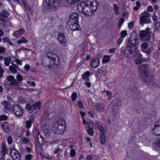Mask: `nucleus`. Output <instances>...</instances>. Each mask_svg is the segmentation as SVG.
Wrapping results in <instances>:
<instances>
[{
    "mask_svg": "<svg viewBox=\"0 0 160 160\" xmlns=\"http://www.w3.org/2000/svg\"><path fill=\"white\" fill-rule=\"evenodd\" d=\"M1 104L3 106L4 111L5 112L10 111V102H9L4 101L2 102Z\"/></svg>",
    "mask_w": 160,
    "mask_h": 160,
    "instance_id": "20",
    "label": "nucleus"
},
{
    "mask_svg": "<svg viewBox=\"0 0 160 160\" xmlns=\"http://www.w3.org/2000/svg\"><path fill=\"white\" fill-rule=\"evenodd\" d=\"M18 101L20 103H23L27 101V100L22 97H19L18 98Z\"/></svg>",
    "mask_w": 160,
    "mask_h": 160,
    "instance_id": "41",
    "label": "nucleus"
},
{
    "mask_svg": "<svg viewBox=\"0 0 160 160\" xmlns=\"http://www.w3.org/2000/svg\"><path fill=\"white\" fill-rule=\"evenodd\" d=\"M20 142L23 144L28 143L29 140V139L24 137H22L20 139Z\"/></svg>",
    "mask_w": 160,
    "mask_h": 160,
    "instance_id": "33",
    "label": "nucleus"
},
{
    "mask_svg": "<svg viewBox=\"0 0 160 160\" xmlns=\"http://www.w3.org/2000/svg\"><path fill=\"white\" fill-rule=\"evenodd\" d=\"M68 27L72 31L78 30L80 29V27L78 24V22H74L72 23L68 22Z\"/></svg>",
    "mask_w": 160,
    "mask_h": 160,
    "instance_id": "12",
    "label": "nucleus"
},
{
    "mask_svg": "<svg viewBox=\"0 0 160 160\" xmlns=\"http://www.w3.org/2000/svg\"><path fill=\"white\" fill-rule=\"evenodd\" d=\"M41 102L39 101H38L36 102L34 105H33L34 108L35 109L37 108L38 109H39L41 107Z\"/></svg>",
    "mask_w": 160,
    "mask_h": 160,
    "instance_id": "38",
    "label": "nucleus"
},
{
    "mask_svg": "<svg viewBox=\"0 0 160 160\" xmlns=\"http://www.w3.org/2000/svg\"><path fill=\"white\" fill-rule=\"evenodd\" d=\"M16 72V69L15 68L11 66V72L12 73H15Z\"/></svg>",
    "mask_w": 160,
    "mask_h": 160,
    "instance_id": "59",
    "label": "nucleus"
},
{
    "mask_svg": "<svg viewBox=\"0 0 160 160\" xmlns=\"http://www.w3.org/2000/svg\"><path fill=\"white\" fill-rule=\"evenodd\" d=\"M155 24H156V26H155L154 28V30L155 31L160 32V24L159 22H157Z\"/></svg>",
    "mask_w": 160,
    "mask_h": 160,
    "instance_id": "42",
    "label": "nucleus"
},
{
    "mask_svg": "<svg viewBox=\"0 0 160 160\" xmlns=\"http://www.w3.org/2000/svg\"><path fill=\"white\" fill-rule=\"evenodd\" d=\"M37 138L38 140L39 141V138H41L42 142L45 144H46L47 145H48L49 144H51V143L49 142L48 141H44L41 135L38 132L37 135Z\"/></svg>",
    "mask_w": 160,
    "mask_h": 160,
    "instance_id": "22",
    "label": "nucleus"
},
{
    "mask_svg": "<svg viewBox=\"0 0 160 160\" xmlns=\"http://www.w3.org/2000/svg\"><path fill=\"white\" fill-rule=\"evenodd\" d=\"M140 15V21L141 24L149 23L151 22L149 18L150 14L148 12L144 11Z\"/></svg>",
    "mask_w": 160,
    "mask_h": 160,
    "instance_id": "5",
    "label": "nucleus"
},
{
    "mask_svg": "<svg viewBox=\"0 0 160 160\" xmlns=\"http://www.w3.org/2000/svg\"><path fill=\"white\" fill-rule=\"evenodd\" d=\"M140 47L142 51L148 54H149L152 50V47L148 48V45L146 42L142 43L140 45Z\"/></svg>",
    "mask_w": 160,
    "mask_h": 160,
    "instance_id": "10",
    "label": "nucleus"
},
{
    "mask_svg": "<svg viewBox=\"0 0 160 160\" xmlns=\"http://www.w3.org/2000/svg\"><path fill=\"white\" fill-rule=\"evenodd\" d=\"M150 36L149 29L147 28L145 30H142L140 33V37L142 40H146Z\"/></svg>",
    "mask_w": 160,
    "mask_h": 160,
    "instance_id": "11",
    "label": "nucleus"
},
{
    "mask_svg": "<svg viewBox=\"0 0 160 160\" xmlns=\"http://www.w3.org/2000/svg\"><path fill=\"white\" fill-rule=\"evenodd\" d=\"M30 68V66L28 64H26L24 67V69L27 71H28Z\"/></svg>",
    "mask_w": 160,
    "mask_h": 160,
    "instance_id": "53",
    "label": "nucleus"
},
{
    "mask_svg": "<svg viewBox=\"0 0 160 160\" xmlns=\"http://www.w3.org/2000/svg\"><path fill=\"white\" fill-rule=\"evenodd\" d=\"M4 63L7 66H9L10 64V58H4Z\"/></svg>",
    "mask_w": 160,
    "mask_h": 160,
    "instance_id": "40",
    "label": "nucleus"
},
{
    "mask_svg": "<svg viewBox=\"0 0 160 160\" xmlns=\"http://www.w3.org/2000/svg\"><path fill=\"white\" fill-rule=\"evenodd\" d=\"M72 99L73 101L76 100L77 98V94L75 92H73L72 94Z\"/></svg>",
    "mask_w": 160,
    "mask_h": 160,
    "instance_id": "46",
    "label": "nucleus"
},
{
    "mask_svg": "<svg viewBox=\"0 0 160 160\" xmlns=\"http://www.w3.org/2000/svg\"><path fill=\"white\" fill-rule=\"evenodd\" d=\"M66 128V122L62 118H60L55 123L52 129L54 133L56 134H62Z\"/></svg>",
    "mask_w": 160,
    "mask_h": 160,
    "instance_id": "2",
    "label": "nucleus"
},
{
    "mask_svg": "<svg viewBox=\"0 0 160 160\" xmlns=\"http://www.w3.org/2000/svg\"><path fill=\"white\" fill-rule=\"evenodd\" d=\"M13 113L17 116L22 115L23 113L22 108L20 106H15L13 108Z\"/></svg>",
    "mask_w": 160,
    "mask_h": 160,
    "instance_id": "9",
    "label": "nucleus"
},
{
    "mask_svg": "<svg viewBox=\"0 0 160 160\" xmlns=\"http://www.w3.org/2000/svg\"><path fill=\"white\" fill-rule=\"evenodd\" d=\"M16 78L17 80L19 81H22L23 80V78L20 75H17L16 76Z\"/></svg>",
    "mask_w": 160,
    "mask_h": 160,
    "instance_id": "52",
    "label": "nucleus"
},
{
    "mask_svg": "<svg viewBox=\"0 0 160 160\" xmlns=\"http://www.w3.org/2000/svg\"><path fill=\"white\" fill-rule=\"evenodd\" d=\"M99 139L101 143L102 144H105L106 143V138L105 134L99 135Z\"/></svg>",
    "mask_w": 160,
    "mask_h": 160,
    "instance_id": "24",
    "label": "nucleus"
},
{
    "mask_svg": "<svg viewBox=\"0 0 160 160\" xmlns=\"http://www.w3.org/2000/svg\"><path fill=\"white\" fill-rule=\"evenodd\" d=\"M14 59L15 60V61L18 64L20 65H22V61L21 60L16 58H14Z\"/></svg>",
    "mask_w": 160,
    "mask_h": 160,
    "instance_id": "57",
    "label": "nucleus"
},
{
    "mask_svg": "<svg viewBox=\"0 0 160 160\" xmlns=\"http://www.w3.org/2000/svg\"><path fill=\"white\" fill-rule=\"evenodd\" d=\"M76 154L75 151L74 149H71L70 152V155L72 157L74 156Z\"/></svg>",
    "mask_w": 160,
    "mask_h": 160,
    "instance_id": "49",
    "label": "nucleus"
},
{
    "mask_svg": "<svg viewBox=\"0 0 160 160\" xmlns=\"http://www.w3.org/2000/svg\"><path fill=\"white\" fill-rule=\"evenodd\" d=\"M86 126L87 128L92 129L94 128L95 127L94 123L92 122H90L89 123H87Z\"/></svg>",
    "mask_w": 160,
    "mask_h": 160,
    "instance_id": "36",
    "label": "nucleus"
},
{
    "mask_svg": "<svg viewBox=\"0 0 160 160\" xmlns=\"http://www.w3.org/2000/svg\"><path fill=\"white\" fill-rule=\"evenodd\" d=\"M148 66L145 64H142L138 68V72L139 74L141 75L142 79L143 78L144 81L149 82L152 79V77L150 75H148L147 73V68Z\"/></svg>",
    "mask_w": 160,
    "mask_h": 160,
    "instance_id": "3",
    "label": "nucleus"
},
{
    "mask_svg": "<svg viewBox=\"0 0 160 160\" xmlns=\"http://www.w3.org/2000/svg\"><path fill=\"white\" fill-rule=\"evenodd\" d=\"M98 6V2L95 0H86L77 5V9L86 16H91L97 9Z\"/></svg>",
    "mask_w": 160,
    "mask_h": 160,
    "instance_id": "1",
    "label": "nucleus"
},
{
    "mask_svg": "<svg viewBox=\"0 0 160 160\" xmlns=\"http://www.w3.org/2000/svg\"><path fill=\"white\" fill-rule=\"evenodd\" d=\"M43 132L45 136H49L50 134V131L48 130L47 127H44Z\"/></svg>",
    "mask_w": 160,
    "mask_h": 160,
    "instance_id": "34",
    "label": "nucleus"
},
{
    "mask_svg": "<svg viewBox=\"0 0 160 160\" xmlns=\"http://www.w3.org/2000/svg\"><path fill=\"white\" fill-rule=\"evenodd\" d=\"M136 6H134L133 9L135 11H137L138 10L140 6V3L139 2H137L136 3Z\"/></svg>",
    "mask_w": 160,
    "mask_h": 160,
    "instance_id": "43",
    "label": "nucleus"
},
{
    "mask_svg": "<svg viewBox=\"0 0 160 160\" xmlns=\"http://www.w3.org/2000/svg\"><path fill=\"white\" fill-rule=\"evenodd\" d=\"M9 16V13L8 11L4 10L0 12V21L6 22L7 21V18Z\"/></svg>",
    "mask_w": 160,
    "mask_h": 160,
    "instance_id": "14",
    "label": "nucleus"
},
{
    "mask_svg": "<svg viewBox=\"0 0 160 160\" xmlns=\"http://www.w3.org/2000/svg\"><path fill=\"white\" fill-rule=\"evenodd\" d=\"M113 9L116 15H118L119 14L118 9L119 7L116 4H114L113 6Z\"/></svg>",
    "mask_w": 160,
    "mask_h": 160,
    "instance_id": "37",
    "label": "nucleus"
},
{
    "mask_svg": "<svg viewBox=\"0 0 160 160\" xmlns=\"http://www.w3.org/2000/svg\"><path fill=\"white\" fill-rule=\"evenodd\" d=\"M54 55H56L55 54L52 53V52H49L46 53V55L49 58L52 59L54 58L55 57Z\"/></svg>",
    "mask_w": 160,
    "mask_h": 160,
    "instance_id": "32",
    "label": "nucleus"
},
{
    "mask_svg": "<svg viewBox=\"0 0 160 160\" xmlns=\"http://www.w3.org/2000/svg\"><path fill=\"white\" fill-rule=\"evenodd\" d=\"M25 32V30L23 29H20L18 30L15 32L13 33V35L16 38H19L21 37Z\"/></svg>",
    "mask_w": 160,
    "mask_h": 160,
    "instance_id": "21",
    "label": "nucleus"
},
{
    "mask_svg": "<svg viewBox=\"0 0 160 160\" xmlns=\"http://www.w3.org/2000/svg\"><path fill=\"white\" fill-rule=\"evenodd\" d=\"M155 143L158 146H160V137L158 138L156 140Z\"/></svg>",
    "mask_w": 160,
    "mask_h": 160,
    "instance_id": "51",
    "label": "nucleus"
},
{
    "mask_svg": "<svg viewBox=\"0 0 160 160\" xmlns=\"http://www.w3.org/2000/svg\"><path fill=\"white\" fill-rule=\"evenodd\" d=\"M90 75V72L89 71H87L82 75V77L84 79L88 81L89 80Z\"/></svg>",
    "mask_w": 160,
    "mask_h": 160,
    "instance_id": "30",
    "label": "nucleus"
},
{
    "mask_svg": "<svg viewBox=\"0 0 160 160\" xmlns=\"http://www.w3.org/2000/svg\"><path fill=\"white\" fill-rule=\"evenodd\" d=\"M128 34L127 32L125 30H122L121 32V37L124 38Z\"/></svg>",
    "mask_w": 160,
    "mask_h": 160,
    "instance_id": "45",
    "label": "nucleus"
},
{
    "mask_svg": "<svg viewBox=\"0 0 160 160\" xmlns=\"http://www.w3.org/2000/svg\"><path fill=\"white\" fill-rule=\"evenodd\" d=\"M7 81L5 82L4 86L6 89L8 90L10 89V82H9L10 81V76L7 77Z\"/></svg>",
    "mask_w": 160,
    "mask_h": 160,
    "instance_id": "23",
    "label": "nucleus"
},
{
    "mask_svg": "<svg viewBox=\"0 0 160 160\" xmlns=\"http://www.w3.org/2000/svg\"><path fill=\"white\" fill-rule=\"evenodd\" d=\"M69 4H74L78 2L80 0H65Z\"/></svg>",
    "mask_w": 160,
    "mask_h": 160,
    "instance_id": "35",
    "label": "nucleus"
},
{
    "mask_svg": "<svg viewBox=\"0 0 160 160\" xmlns=\"http://www.w3.org/2000/svg\"><path fill=\"white\" fill-rule=\"evenodd\" d=\"M8 119V117L5 115H2L0 116V121L5 120Z\"/></svg>",
    "mask_w": 160,
    "mask_h": 160,
    "instance_id": "47",
    "label": "nucleus"
},
{
    "mask_svg": "<svg viewBox=\"0 0 160 160\" xmlns=\"http://www.w3.org/2000/svg\"><path fill=\"white\" fill-rule=\"evenodd\" d=\"M134 56L135 57L134 62L136 64L138 65L140 64L142 62V61H144V62H147L148 61L147 59H145L144 60L142 58V55L138 53V51L135 53Z\"/></svg>",
    "mask_w": 160,
    "mask_h": 160,
    "instance_id": "8",
    "label": "nucleus"
},
{
    "mask_svg": "<svg viewBox=\"0 0 160 160\" xmlns=\"http://www.w3.org/2000/svg\"><path fill=\"white\" fill-rule=\"evenodd\" d=\"M96 126H98V129L99 131V135L105 134V130L100 122H96Z\"/></svg>",
    "mask_w": 160,
    "mask_h": 160,
    "instance_id": "17",
    "label": "nucleus"
},
{
    "mask_svg": "<svg viewBox=\"0 0 160 160\" xmlns=\"http://www.w3.org/2000/svg\"><path fill=\"white\" fill-rule=\"evenodd\" d=\"M78 14L77 13H72L70 17L68 22L69 23L73 22H77L78 21Z\"/></svg>",
    "mask_w": 160,
    "mask_h": 160,
    "instance_id": "16",
    "label": "nucleus"
},
{
    "mask_svg": "<svg viewBox=\"0 0 160 160\" xmlns=\"http://www.w3.org/2000/svg\"><path fill=\"white\" fill-rule=\"evenodd\" d=\"M58 39L60 42L64 46L66 45V39L63 33H60L58 35Z\"/></svg>",
    "mask_w": 160,
    "mask_h": 160,
    "instance_id": "18",
    "label": "nucleus"
},
{
    "mask_svg": "<svg viewBox=\"0 0 160 160\" xmlns=\"http://www.w3.org/2000/svg\"><path fill=\"white\" fill-rule=\"evenodd\" d=\"M138 51L137 47L135 46H128L124 51V56L127 58H132Z\"/></svg>",
    "mask_w": 160,
    "mask_h": 160,
    "instance_id": "4",
    "label": "nucleus"
},
{
    "mask_svg": "<svg viewBox=\"0 0 160 160\" xmlns=\"http://www.w3.org/2000/svg\"><path fill=\"white\" fill-rule=\"evenodd\" d=\"M92 156L91 154L87 156L86 158V159L87 160H92Z\"/></svg>",
    "mask_w": 160,
    "mask_h": 160,
    "instance_id": "62",
    "label": "nucleus"
},
{
    "mask_svg": "<svg viewBox=\"0 0 160 160\" xmlns=\"http://www.w3.org/2000/svg\"><path fill=\"white\" fill-rule=\"evenodd\" d=\"M2 40L3 42H8L9 43V44H10V42H9V38L7 37L3 38H2Z\"/></svg>",
    "mask_w": 160,
    "mask_h": 160,
    "instance_id": "55",
    "label": "nucleus"
},
{
    "mask_svg": "<svg viewBox=\"0 0 160 160\" xmlns=\"http://www.w3.org/2000/svg\"><path fill=\"white\" fill-rule=\"evenodd\" d=\"M5 50V48L3 47H0V53H3Z\"/></svg>",
    "mask_w": 160,
    "mask_h": 160,
    "instance_id": "63",
    "label": "nucleus"
},
{
    "mask_svg": "<svg viewBox=\"0 0 160 160\" xmlns=\"http://www.w3.org/2000/svg\"><path fill=\"white\" fill-rule=\"evenodd\" d=\"M80 114L82 117V119H83V117L86 115V113L85 112L82 111H80Z\"/></svg>",
    "mask_w": 160,
    "mask_h": 160,
    "instance_id": "64",
    "label": "nucleus"
},
{
    "mask_svg": "<svg viewBox=\"0 0 160 160\" xmlns=\"http://www.w3.org/2000/svg\"><path fill=\"white\" fill-rule=\"evenodd\" d=\"M27 42V40L24 37H22L20 40L17 41V43L18 44L22 43H26Z\"/></svg>",
    "mask_w": 160,
    "mask_h": 160,
    "instance_id": "39",
    "label": "nucleus"
},
{
    "mask_svg": "<svg viewBox=\"0 0 160 160\" xmlns=\"http://www.w3.org/2000/svg\"><path fill=\"white\" fill-rule=\"evenodd\" d=\"M27 83L28 84H30V85H31V86H36V84H35V83L33 81L31 82L29 81H28L27 82Z\"/></svg>",
    "mask_w": 160,
    "mask_h": 160,
    "instance_id": "60",
    "label": "nucleus"
},
{
    "mask_svg": "<svg viewBox=\"0 0 160 160\" xmlns=\"http://www.w3.org/2000/svg\"><path fill=\"white\" fill-rule=\"evenodd\" d=\"M105 92L107 96L109 98H110L112 96V93L111 92L108 91H105Z\"/></svg>",
    "mask_w": 160,
    "mask_h": 160,
    "instance_id": "54",
    "label": "nucleus"
},
{
    "mask_svg": "<svg viewBox=\"0 0 160 160\" xmlns=\"http://www.w3.org/2000/svg\"><path fill=\"white\" fill-rule=\"evenodd\" d=\"M33 121L31 120H28L26 121V124L27 128H29L31 127V123Z\"/></svg>",
    "mask_w": 160,
    "mask_h": 160,
    "instance_id": "44",
    "label": "nucleus"
},
{
    "mask_svg": "<svg viewBox=\"0 0 160 160\" xmlns=\"http://www.w3.org/2000/svg\"><path fill=\"white\" fill-rule=\"evenodd\" d=\"M152 19L154 22L157 21V17L155 13H154L152 16Z\"/></svg>",
    "mask_w": 160,
    "mask_h": 160,
    "instance_id": "58",
    "label": "nucleus"
},
{
    "mask_svg": "<svg viewBox=\"0 0 160 160\" xmlns=\"http://www.w3.org/2000/svg\"><path fill=\"white\" fill-rule=\"evenodd\" d=\"M32 157V156L31 154H27L25 156L26 160H31Z\"/></svg>",
    "mask_w": 160,
    "mask_h": 160,
    "instance_id": "50",
    "label": "nucleus"
},
{
    "mask_svg": "<svg viewBox=\"0 0 160 160\" xmlns=\"http://www.w3.org/2000/svg\"><path fill=\"white\" fill-rule=\"evenodd\" d=\"M147 10L149 12H152L153 11V8L151 6H149L147 7Z\"/></svg>",
    "mask_w": 160,
    "mask_h": 160,
    "instance_id": "56",
    "label": "nucleus"
},
{
    "mask_svg": "<svg viewBox=\"0 0 160 160\" xmlns=\"http://www.w3.org/2000/svg\"><path fill=\"white\" fill-rule=\"evenodd\" d=\"M88 133L90 135L92 136L93 134V131L92 128H89L87 130Z\"/></svg>",
    "mask_w": 160,
    "mask_h": 160,
    "instance_id": "48",
    "label": "nucleus"
},
{
    "mask_svg": "<svg viewBox=\"0 0 160 160\" xmlns=\"http://www.w3.org/2000/svg\"><path fill=\"white\" fill-rule=\"evenodd\" d=\"M9 124L6 122H4L2 124L3 129L5 132H8L9 130Z\"/></svg>",
    "mask_w": 160,
    "mask_h": 160,
    "instance_id": "31",
    "label": "nucleus"
},
{
    "mask_svg": "<svg viewBox=\"0 0 160 160\" xmlns=\"http://www.w3.org/2000/svg\"><path fill=\"white\" fill-rule=\"evenodd\" d=\"M110 58L111 57L109 55H105L104 56L102 59V63H106L108 62L110 60Z\"/></svg>",
    "mask_w": 160,
    "mask_h": 160,
    "instance_id": "26",
    "label": "nucleus"
},
{
    "mask_svg": "<svg viewBox=\"0 0 160 160\" xmlns=\"http://www.w3.org/2000/svg\"><path fill=\"white\" fill-rule=\"evenodd\" d=\"M100 61L98 58H93L91 62V66L96 68H97L100 64Z\"/></svg>",
    "mask_w": 160,
    "mask_h": 160,
    "instance_id": "19",
    "label": "nucleus"
},
{
    "mask_svg": "<svg viewBox=\"0 0 160 160\" xmlns=\"http://www.w3.org/2000/svg\"><path fill=\"white\" fill-rule=\"evenodd\" d=\"M123 38L122 37H120L119 38L118 42V44H120L122 43V41L123 40Z\"/></svg>",
    "mask_w": 160,
    "mask_h": 160,
    "instance_id": "61",
    "label": "nucleus"
},
{
    "mask_svg": "<svg viewBox=\"0 0 160 160\" xmlns=\"http://www.w3.org/2000/svg\"><path fill=\"white\" fill-rule=\"evenodd\" d=\"M1 148L2 155L4 156L7 153L8 150L4 143H2V144Z\"/></svg>",
    "mask_w": 160,
    "mask_h": 160,
    "instance_id": "27",
    "label": "nucleus"
},
{
    "mask_svg": "<svg viewBox=\"0 0 160 160\" xmlns=\"http://www.w3.org/2000/svg\"><path fill=\"white\" fill-rule=\"evenodd\" d=\"M26 108L27 110L28 111V113H32L34 109L33 106H31L30 105L28 104L26 106Z\"/></svg>",
    "mask_w": 160,
    "mask_h": 160,
    "instance_id": "29",
    "label": "nucleus"
},
{
    "mask_svg": "<svg viewBox=\"0 0 160 160\" xmlns=\"http://www.w3.org/2000/svg\"><path fill=\"white\" fill-rule=\"evenodd\" d=\"M104 107V105L102 103H98L95 106V108L99 111H103Z\"/></svg>",
    "mask_w": 160,
    "mask_h": 160,
    "instance_id": "25",
    "label": "nucleus"
},
{
    "mask_svg": "<svg viewBox=\"0 0 160 160\" xmlns=\"http://www.w3.org/2000/svg\"><path fill=\"white\" fill-rule=\"evenodd\" d=\"M151 132L157 136H160V120L154 124L151 127Z\"/></svg>",
    "mask_w": 160,
    "mask_h": 160,
    "instance_id": "6",
    "label": "nucleus"
},
{
    "mask_svg": "<svg viewBox=\"0 0 160 160\" xmlns=\"http://www.w3.org/2000/svg\"><path fill=\"white\" fill-rule=\"evenodd\" d=\"M54 55L55 57L52 59L53 61V63L55 65H58L59 63V58L57 55Z\"/></svg>",
    "mask_w": 160,
    "mask_h": 160,
    "instance_id": "28",
    "label": "nucleus"
},
{
    "mask_svg": "<svg viewBox=\"0 0 160 160\" xmlns=\"http://www.w3.org/2000/svg\"><path fill=\"white\" fill-rule=\"evenodd\" d=\"M11 158L13 160H20V156L16 149H13L11 150Z\"/></svg>",
    "mask_w": 160,
    "mask_h": 160,
    "instance_id": "13",
    "label": "nucleus"
},
{
    "mask_svg": "<svg viewBox=\"0 0 160 160\" xmlns=\"http://www.w3.org/2000/svg\"><path fill=\"white\" fill-rule=\"evenodd\" d=\"M128 42L131 44L129 45V46H135L136 47V45L138 44V40L136 37H133L131 36L128 38Z\"/></svg>",
    "mask_w": 160,
    "mask_h": 160,
    "instance_id": "15",
    "label": "nucleus"
},
{
    "mask_svg": "<svg viewBox=\"0 0 160 160\" xmlns=\"http://www.w3.org/2000/svg\"><path fill=\"white\" fill-rule=\"evenodd\" d=\"M48 6L50 7L52 10H55L58 7L60 3V0H48Z\"/></svg>",
    "mask_w": 160,
    "mask_h": 160,
    "instance_id": "7",
    "label": "nucleus"
}]
</instances>
